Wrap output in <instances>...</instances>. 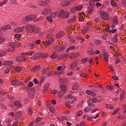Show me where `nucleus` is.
<instances>
[{
  "mask_svg": "<svg viewBox=\"0 0 126 126\" xmlns=\"http://www.w3.org/2000/svg\"><path fill=\"white\" fill-rule=\"evenodd\" d=\"M76 64H77L75 62H74L70 64V67L72 69L75 66Z\"/></svg>",
  "mask_w": 126,
  "mask_h": 126,
  "instance_id": "49",
  "label": "nucleus"
},
{
  "mask_svg": "<svg viewBox=\"0 0 126 126\" xmlns=\"http://www.w3.org/2000/svg\"><path fill=\"white\" fill-rule=\"evenodd\" d=\"M51 11L50 9H44L42 12V14L44 15H47Z\"/></svg>",
  "mask_w": 126,
  "mask_h": 126,
  "instance_id": "10",
  "label": "nucleus"
},
{
  "mask_svg": "<svg viewBox=\"0 0 126 126\" xmlns=\"http://www.w3.org/2000/svg\"><path fill=\"white\" fill-rule=\"evenodd\" d=\"M26 60L25 57L24 56H19L16 59V60L17 62H21L25 61Z\"/></svg>",
  "mask_w": 126,
  "mask_h": 126,
  "instance_id": "9",
  "label": "nucleus"
},
{
  "mask_svg": "<svg viewBox=\"0 0 126 126\" xmlns=\"http://www.w3.org/2000/svg\"><path fill=\"white\" fill-rule=\"evenodd\" d=\"M14 104L17 107H20L21 106V104L20 102L18 101H16L14 102Z\"/></svg>",
  "mask_w": 126,
  "mask_h": 126,
  "instance_id": "30",
  "label": "nucleus"
},
{
  "mask_svg": "<svg viewBox=\"0 0 126 126\" xmlns=\"http://www.w3.org/2000/svg\"><path fill=\"white\" fill-rule=\"evenodd\" d=\"M77 38L78 40L81 41V43H82L85 40V39L84 38L80 37H77Z\"/></svg>",
  "mask_w": 126,
  "mask_h": 126,
  "instance_id": "41",
  "label": "nucleus"
},
{
  "mask_svg": "<svg viewBox=\"0 0 126 126\" xmlns=\"http://www.w3.org/2000/svg\"><path fill=\"white\" fill-rule=\"evenodd\" d=\"M38 4L43 6H46L48 5V3L41 0L39 1L38 2Z\"/></svg>",
  "mask_w": 126,
  "mask_h": 126,
  "instance_id": "16",
  "label": "nucleus"
},
{
  "mask_svg": "<svg viewBox=\"0 0 126 126\" xmlns=\"http://www.w3.org/2000/svg\"><path fill=\"white\" fill-rule=\"evenodd\" d=\"M69 15L68 12L67 11L65 12L64 11V13L63 15L61 16V18H67L69 17Z\"/></svg>",
  "mask_w": 126,
  "mask_h": 126,
  "instance_id": "12",
  "label": "nucleus"
},
{
  "mask_svg": "<svg viewBox=\"0 0 126 126\" xmlns=\"http://www.w3.org/2000/svg\"><path fill=\"white\" fill-rule=\"evenodd\" d=\"M106 106L107 108H109L110 109H113L114 108V107L111 106V105L107 104L106 105Z\"/></svg>",
  "mask_w": 126,
  "mask_h": 126,
  "instance_id": "51",
  "label": "nucleus"
},
{
  "mask_svg": "<svg viewBox=\"0 0 126 126\" xmlns=\"http://www.w3.org/2000/svg\"><path fill=\"white\" fill-rule=\"evenodd\" d=\"M94 52L93 50L88 51L87 52V53L88 55H91L92 54H94Z\"/></svg>",
  "mask_w": 126,
  "mask_h": 126,
  "instance_id": "62",
  "label": "nucleus"
},
{
  "mask_svg": "<svg viewBox=\"0 0 126 126\" xmlns=\"http://www.w3.org/2000/svg\"><path fill=\"white\" fill-rule=\"evenodd\" d=\"M58 33L61 36V37L63 36L64 34V33L62 31L59 32Z\"/></svg>",
  "mask_w": 126,
  "mask_h": 126,
  "instance_id": "64",
  "label": "nucleus"
},
{
  "mask_svg": "<svg viewBox=\"0 0 126 126\" xmlns=\"http://www.w3.org/2000/svg\"><path fill=\"white\" fill-rule=\"evenodd\" d=\"M69 102L71 104H72L73 103V101H74L76 100V98L74 96H71L69 99Z\"/></svg>",
  "mask_w": 126,
  "mask_h": 126,
  "instance_id": "25",
  "label": "nucleus"
},
{
  "mask_svg": "<svg viewBox=\"0 0 126 126\" xmlns=\"http://www.w3.org/2000/svg\"><path fill=\"white\" fill-rule=\"evenodd\" d=\"M47 38L48 39H49V40H52V42H53L54 40L52 39L51 36V35L50 34H48L47 35Z\"/></svg>",
  "mask_w": 126,
  "mask_h": 126,
  "instance_id": "45",
  "label": "nucleus"
},
{
  "mask_svg": "<svg viewBox=\"0 0 126 126\" xmlns=\"http://www.w3.org/2000/svg\"><path fill=\"white\" fill-rule=\"evenodd\" d=\"M89 4L91 6H93L94 5V0H90L89 2Z\"/></svg>",
  "mask_w": 126,
  "mask_h": 126,
  "instance_id": "40",
  "label": "nucleus"
},
{
  "mask_svg": "<svg viewBox=\"0 0 126 126\" xmlns=\"http://www.w3.org/2000/svg\"><path fill=\"white\" fill-rule=\"evenodd\" d=\"M82 112L81 110H79L77 113L76 116L77 117L80 116L82 115Z\"/></svg>",
  "mask_w": 126,
  "mask_h": 126,
  "instance_id": "47",
  "label": "nucleus"
},
{
  "mask_svg": "<svg viewBox=\"0 0 126 126\" xmlns=\"http://www.w3.org/2000/svg\"><path fill=\"white\" fill-rule=\"evenodd\" d=\"M94 43L96 45L98 46L101 44V42L99 40H94Z\"/></svg>",
  "mask_w": 126,
  "mask_h": 126,
  "instance_id": "27",
  "label": "nucleus"
},
{
  "mask_svg": "<svg viewBox=\"0 0 126 126\" xmlns=\"http://www.w3.org/2000/svg\"><path fill=\"white\" fill-rule=\"evenodd\" d=\"M100 16L101 18L105 20H107L109 18V16L107 13L104 12L101 13Z\"/></svg>",
  "mask_w": 126,
  "mask_h": 126,
  "instance_id": "6",
  "label": "nucleus"
},
{
  "mask_svg": "<svg viewBox=\"0 0 126 126\" xmlns=\"http://www.w3.org/2000/svg\"><path fill=\"white\" fill-rule=\"evenodd\" d=\"M46 19L50 23H51L53 21V19L52 18V17L50 16L47 17Z\"/></svg>",
  "mask_w": 126,
  "mask_h": 126,
  "instance_id": "38",
  "label": "nucleus"
},
{
  "mask_svg": "<svg viewBox=\"0 0 126 126\" xmlns=\"http://www.w3.org/2000/svg\"><path fill=\"white\" fill-rule=\"evenodd\" d=\"M107 88L109 90H110L111 91H112L113 90V87L112 86L110 85H107Z\"/></svg>",
  "mask_w": 126,
  "mask_h": 126,
  "instance_id": "50",
  "label": "nucleus"
},
{
  "mask_svg": "<svg viewBox=\"0 0 126 126\" xmlns=\"http://www.w3.org/2000/svg\"><path fill=\"white\" fill-rule=\"evenodd\" d=\"M69 2L67 1H63L61 2V4L63 6H66L69 5Z\"/></svg>",
  "mask_w": 126,
  "mask_h": 126,
  "instance_id": "19",
  "label": "nucleus"
},
{
  "mask_svg": "<svg viewBox=\"0 0 126 126\" xmlns=\"http://www.w3.org/2000/svg\"><path fill=\"white\" fill-rule=\"evenodd\" d=\"M35 28L34 30V31L33 32H34L35 33H40V29L39 28L35 26H34Z\"/></svg>",
  "mask_w": 126,
  "mask_h": 126,
  "instance_id": "22",
  "label": "nucleus"
},
{
  "mask_svg": "<svg viewBox=\"0 0 126 126\" xmlns=\"http://www.w3.org/2000/svg\"><path fill=\"white\" fill-rule=\"evenodd\" d=\"M112 22H113L114 23L116 24L118 23V20L117 17L116 16H114L112 20Z\"/></svg>",
  "mask_w": 126,
  "mask_h": 126,
  "instance_id": "32",
  "label": "nucleus"
},
{
  "mask_svg": "<svg viewBox=\"0 0 126 126\" xmlns=\"http://www.w3.org/2000/svg\"><path fill=\"white\" fill-rule=\"evenodd\" d=\"M66 79H59V82L60 83L64 84L66 82Z\"/></svg>",
  "mask_w": 126,
  "mask_h": 126,
  "instance_id": "31",
  "label": "nucleus"
},
{
  "mask_svg": "<svg viewBox=\"0 0 126 126\" xmlns=\"http://www.w3.org/2000/svg\"><path fill=\"white\" fill-rule=\"evenodd\" d=\"M24 29L22 27H18L14 29V32L15 33H19L22 32L23 30Z\"/></svg>",
  "mask_w": 126,
  "mask_h": 126,
  "instance_id": "13",
  "label": "nucleus"
},
{
  "mask_svg": "<svg viewBox=\"0 0 126 126\" xmlns=\"http://www.w3.org/2000/svg\"><path fill=\"white\" fill-rule=\"evenodd\" d=\"M41 42V41L40 40H37L36 41H35V45H38L40 44V42Z\"/></svg>",
  "mask_w": 126,
  "mask_h": 126,
  "instance_id": "56",
  "label": "nucleus"
},
{
  "mask_svg": "<svg viewBox=\"0 0 126 126\" xmlns=\"http://www.w3.org/2000/svg\"><path fill=\"white\" fill-rule=\"evenodd\" d=\"M92 110V109L89 107L87 108L86 109H85L84 110L85 112H88V111L90 110Z\"/></svg>",
  "mask_w": 126,
  "mask_h": 126,
  "instance_id": "54",
  "label": "nucleus"
},
{
  "mask_svg": "<svg viewBox=\"0 0 126 126\" xmlns=\"http://www.w3.org/2000/svg\"><path fill=\"white\" fill-rule=\"evenodd\" d=\"M60 87L62 90L58 93V96L59 97H61L65 94L67 90V88L66 86L63 85H61Z\"/></svg>",
  "mask_w": 126,
  "mask_h": 126,
  "instance_id": "2",
  "label": "nucleus"
},
{
  "mask_svg": "<svg viewBox=\"0 0 126 126\" xmlns=\"http://www.w3.org/2000/svg\"><path fill=\"white\" fill-rule=\"evenodd\" d=\"M38 58L36 53L32 56L31 57V59L33 60H35Z\"/></svg>",
  "mask_w": 126,
  "mask_h": 126,
  "instance_id": "44",
  "label": "nucleus"
},
{
  "mask_svg": "<svg viewBox=\"0 0 126 126\" xmlns=\"http://www.w3.org/2000/svg\"><path fill=\"white\" fill-rule=\"evenodd\" d=\"M53 42H52V40H48L45 41V43H44V46H48L49 45H51V44H52Z\"/></svg>",
  "mask_w": 126,
  "mask_h": 126,
  "instance_id": "20",
  "label": "nucleus"
},
{
  "mask_svg": "<svg viewBox=\"0 0 126 126\" xmlns=\"http://www.w3.org/2000/svg\"><path fill=\"white\" fill-rule=\"evenodd\" d=\"M36 18L35 16L30 15L26 16L25 19H23L22 20V23H29V21L34 20Z\"/></svg>",
  "mask_w": 126,
  "mask_h": 126,
  "instance_id": "1",
  "label": "nucleus"
},
{
  "mask_svg": "<svg viewBox=\"0 0 126 126\" xmlns=\"http://www.w3.org/2000/svg\"><path fill=\"white\" fill-rule=\"evenodd\" d=\"M35 46V44L34 41L32 42V43L27 44L26 45V47L32 49H33Z\"/></svg>",
  "mask_w": 126,
  "mask_h": 126,
  "instance_id": "8",
  "label": "nucleus"
},
{
  "mask_svg": "<svg viewBox=\"0 0 126 126\" xmlns=\"http://www.w3.org/2000/svg\"><path fill=\"white\" fill-rule=\"evenodd\" d=\"M125 96V91H123L122 92L120 96V100L121 101L124 99Z\"/></svg>",
  "mask_w": 126,
  "mask_h": 126,
  "instance_id": "21",
  "label": "nucleus"
},
{
  "mask_svg": "<svg viewBox=\"0 0 126 126\" xmlns=\"http://www.w3.org/2000/svg\"><path fill=\"white\" fill-rule=\"evenodd\" d=\"M75 55L73 54L70 57V58L71 60H73L76 57Z\"/></svg>",
  "mask_w": 126,
  "mask_h": 126,
  "instance_id": "63",
  "label": "nucleus"
},
{
  "mask_svg": "<svg viewBox=\"0 0 126 126\" xmlns=\"http://www.w3.org/2000/svg\"><path fill=\"white\" fill-rule=\"evenodd\" d=\"M10 45L12 47L14 48V46L16 45L14 42H12L10 43Z\"/></svg>",
  "mask_w": 126,
  "mask_h": 126,
  "instance_id": "55",
  "label": "nucleus"
},
{
  "mask_svg": "<svg viewBox=\"0 0 126 126\" xmlns=\"http://www.w3.org/2000/svg\"><path fill=\"white\" fill-rule=\"evenodd\" d=\"M42 119V118L41 117H38L36 119V122L38 123V122L40 121Z\"/></svg>",
  "mask_w": 126,
  "mask_h": 126,
  "instance_id": "61",
  "label": "nucleus"
},
{
  "mask_svg": "<svg viewBox=\"0 0 126 126\" xmlns=\"http://www.w3.org/2000/svg\"><path fill=\"white\" fill-rule=\"evenodd\" d=\"M110 3L111 5L115 7H116L117 6V4L114 1L111 0L110 1Z\"/></svg>",
  "mask_w": 126,
  "mask_h": 126,
  "instance_id": "35",
  "label": "nucleus"
},
{
  "mask_svg": "<svg viewBox=\"0 0 126 126\" xmlns=\"http://www.w3.org/2000/svg\"><path fill=\"white\" fill-rule=\"evenodd\" d=\"M87 103L89 107H95L94 105V104L92 103L91 102V101H87Z\"/></svg>",
  "mask_w": 126,
  "mask_h": 126,
  "instance_id": "37",
  "label": "nucleus"
},
{
  "mask_svg": "<svg viewBox=\"0 0 126 126\" xmlns=\"http://www.w3.org/2000/svg\"><path fill=\"white\" fill-rule=\"evenodd\" d=\"M35 52L33 51H31L29 52H27L25 53H21V55H31L34 53Z\"/></svg>",
  "mask_w": 126,
  "mask_h": 126,
  "instance_id": "14",
  "label": "nucleus"
},
{
  "mask_svg": "<svg viewBox=\"0 0 126 126\" xmlns=\"http://www.w3.org/2000/svg\"><path fill=\"white\" fill-rule=\"evenodd\" d=\"M57 16V12H52L51 13V15H50V16L52 17H54L56 16Z\"/></svg>",
  "mask_w": 126,
  "mask_h": 126,
  "instance_id": "46",
  "label": "nucleus"
},
{
  "mask_svg": "<svg viewBox=\"0 0 126 126\" xmlns=\"http://www.w3.org/2000/svg\"><path fill=\"white\" fill-rule=\"evenodd\" d=\"M88 61V58H84L81 60V62L82 63H84V62H86Z\"/></svg>",
  "mask_w": 126,
  "mask_h": 126,
  "instance_id": "60",
  "label": "nucleus"
},
{
  "mask_svg": "<svg viewBox=\"0 0 126 126\" xmlns=\"http://www.w3.org/2000/svg\"><path fill=\"white\" fill-rule=\"evenodd\" d=\"M83 6L81 5H79L78 6H76V7L78 10H79L81 9L82 8Z\"/></svg>",
  "mask_w": 126,
  "mask_h": 126,
  "instance_id": "58",
  "label": "nucleus"
},
{
  "mask_svg": "<svg viewBox=\"0 0 126 126\" xmlns=\"http://www.w3.org/2000/svg\"><path fill=\"white\" fill-rule=\"evenodd\" d=\"M72 89L74 90H77L79 89V86L77 82L75 83L73 86Z\"/></svg>",
  "mask_w": 126,
  "mask_h": 126,
  "instance_id": "15",
  "label": "nucleus"
},
{
  "mask_svg": "<svg viewBox=\"0 0 126 126\" xmlns=\"http://www.w3.org/2000/svg\"><path fill=\"white\" fill-rule=\"evenodd\" d=\"M5 40V38L4 37H2L0 38V43L3 42Z\"/></svg>",
  "mask_w": 126,
  "mask_h": 126,
  "instance_id": "59",
  "label": "nucleus"
},
{
  "mask_svg": "<svg viewBox=\"0 0 126 126\" xmlns=\"http://www.w3.org/2000/svg\"><path fill=\"white\" fill-rule=\"evenodd\" d=\"M21 37V36L19 34H16L15 36V38L17 39H19Z\"/></svg>",
  "mask_w": 126,
  "mask_h": 126,
  "instance_id": "48",
  "label": "nucleus"
},
{
  "mask_svg": "<svg viewBox=\"0 0 126 126\" xmlns=\"http://www.w3.org/2000/svg\"><path fill=\"white\" fill-rule=\"evenodd\" d=\"M119 110V108L116 109L113 112L112 114V115L115 114Z\"/></svg>",
  "mask_w": 126,
  "mask_h": 126,
  "instance_id": "57",
  "label": "nucleus"
},
{
  "mask_svg": "<svg viewBox=\"0 0 126 126\" xmlns=\"http://www.w3.org/2000/svg\"><path fill=\"white\" fill-rule=\"evenodd\" d=\"M41 68L40 66L39 65H37L34 68L32 69L31 70L32 71L34 72L35 71H37L39 70Z\"/></svg>",
  "mask_w": 126,
  "mask_h": 126,
  "instance_id": "24",
  "label": "nucleus"
},
{
  "mask_svg": "<svg viewBox=\"0 0 126 126\" xmlns=\"http://www.w3.org/2000/svg\"><path fill=\"white\" fill-rule=\"evenodd\" d=\"M11 29V26L9 25H7L4 27H1V29L3 30L10 29Z\"/></svg>",
  "mask_w": 126,
  "mask_h": 126,
  "instance_id": "23",
  "label": "nucleus"
},
{
  "mask_svg": "<svg viewBox=\"0 0 126 126\" xmlns=\"http://www.w3.org/2000/svg\"><path fill=\"white\" fill-rule=\"evenodd\" d=\"M88 30V29L87 27H84L82 30V33L83 35L85 34Z\"/></svg>",
  "mask_w": 126,
  "mask_h": 126,
  "instance_id": "26",
  "label": "nucleus"
},
{
  "mask_svg": "<svg viewBox=\"0 0 126 126\" xmlns=\"http://www.w3.org/2000/svg\"><path fill=\"white\" fill-rule=\"evenodd\" d=\"M93 10L94 9L93 8L88 7L87 13L89 14H91Z\"/></svg>",
  "mask_w": 126,
  "mask_h": 126,
  "instance_id": "29",
  "label": "nucleus"
},
{
  "mask_svg": "<svg viewBox=\"0 0 126 126\" xmlns=\"http://www.w3.org/2000/svg\"><path fill=\"white\" fill-rule=\"evenodd\" d=\"M65 105L68 108H70L71 107V105L69 104L68 101H66L65 102Z\"/></svg>",
  "mask_w": 126,
  "mask_h": 126,
  "instance_id": "52",
  "label": "nucleus"
},
{
  "mask_svg": "<svg viewBox=\"0 0 126 126\" xmlns=\"http://www.w3.org/2000/svg\"><path fill=\"white\" fill-rule=\"evenodd\" d=\"M48 70L49 69L48 68L44 69L42 70V73L43 74H45Z\"/></svg>",
  "mask_w": 126,
  "mask_h": 126,
  "instance_id": "34",
  "label": "nucleus"
},
{
  "mask_svg": "<svg viewBox=\"0 0 126 126\" xmlns=\"http://www.w3.org/2000/svg\"><path fill=\"white\" fill-rule=\"evenodd\" d=\"M11 84L14 85H22L23 84L22 82L19 81V80H17L15 79H14L11 82Z\"/></svg>",
  "mask_w": 126,
  "mask_h": 126,
  "instance_id": "5",
  "label": "nucleus"
},
{
  "mask_svg": "<svg viewBox=\"0 0 126 126\" xmlns=\"http://www.w3.org/2000/svg\"><path fill=\"white\" fill-rule=\"evenodd\" d=\"M118 34H116L113 37V41L114 42H116L117 41V38L118 36Z\"/></svg>",
  "mask_w": 126,
  "mask_h": 126,
  "instance_id": "39",
  "label": "nucleus"
},
{
  "mask_svg": "<svg viewBox=\"0 0 126 126\" xmlns=\"http://www.w3.org/2000/svg\"><path fill=\"white\" fill-rule=\"evenodd\" d=\"M57 56V55L56 54V52L54 51L53 52L52 55H51V58L52 59H55Z\"/></svg>",
  "mask_w": 126,
  "mask_h": 126,
  "instance_id": "28",
  "label": "nucleus"
},
{
  "mask_svg": "<svg viewBox=\"0 0 126 126\" xmlns=\"http://www.w3.org/2000/svg\"><path fill=\"white\" fill-rule=\"evenodd\" d=\"M108 55L107 53L106 52H105L104 54V58L106 61H108Z\"/></svg>",
  "mask_w": 126,
  "mask_h": 126,
  "instance_id": "33",
  "label": "nucleus"
},
{
  "mask_svg": "<svg viewBox=\"0 0 126 126\" xmlns=\"http://www.w3.org/2000/svg\"><path fill=\"white\" fill-rule=\"evenodd\" d=\"M77 10V9L76 7V6H74L71 9V12L72 13H74Z\"/></svg>",
  "mask_w": 126,
  "mask_h": 126,
  "instance_id": "36",
  "label": "nucleus"
},
{
  "mask_svg": "<svg viewBox=\"0 0 126 126\" xmlns=\"http://www.w3.org/2000/svg\"><path fill=\"white\" fill-rule=\"evenodd\" d=\"M34 94V89L33 88L31 89L29 92V95L30 98H33Z\"/></svg>",
  "mask_w": 126,
  "mask_h": 126,
  "instance_id": "7",
  "label": "nucleus"
},
{
  "mask_svg": "<svg viewBox=\"0 0 126 126\" xmlns=\"http://www.w3.org/2000/svg\"><path fill=\"white\" fill-rule=\"evenodd\" d=\"M54 49L55 50L58 51H63L64 50L65 47L63 45L60 44L55 46L54 47Z\"/></svg>",
  "mask_w": 126,
  "mask_h": 126,
  "instance_id": "3",
  "label": "nucleus"
},
{
  "mask_svg": "<svg viewBox=\"0 0 126 126\" xmlns=\"http://www.w3.org/2000/svg\"><path fill=\"white\" fill-rule=\"evenodd\" d=\"M121 2L123 5L126 7V0H122Z\"/></svg>",
  "mask_w": 126,
  "mask_h": 126,
  "instance_id": "53",
  "label": "nucleus"
},
{
  "mask_svg": "<svg viewBox=\"0 0 126 126\" xmlns=\"http://www.w3.org/2000/svg\"><path fill=\"white\" fill-rule=\"evenodd\" d=\"M64 13V11L63 9L60 10L57 12V16L58 17H61L63 15Z\"/></svg>",
  "mask_w": 126,
  "mask_h": 126,
  "instance_id": "11",
  "label": "nucleus"
},
{
  "mask_svg": "<svg viewBox=\"0 0 126 126\" xmlns=\"http://www.w3.org/2000/svg\"><path fill=\"white\" fill-rule=\"evenodd\" d=\"M6 52L4 50H2L0 52V57L4 56L6 54Z\"/></svg>",
  "mask_w": 126,
  "mask_h": 126,
  "instance_id": "43",
  "label": "nucleus"
},
{
  "mask_svg": "<svg viewBox=\"0 0 126 126\" xmlns=\"http://www.w3.org/2000/svg\"><path fill=\"white\" fill-rule=\"evenodd\" d=\"M13 64V62L12 61H6L4 63V65L5 66L11 65Z\"/></svg>",
  "mask_w": 126,
  "mask_h": 126,
  "instance_id": "17",
  "label": "nucleus"
},
{
  "mask_svg": "<svg viewBox=\"0 0 126 126\" xmlns=\"http://www.w3.org/2000/svg\"><path fill=\"white\" fill-rule=\"evenodd\" d=\"M76 16H74L73 17L70 19L68 20L67 21L68 23H71L75 21L76 20Z\"/></svg>",
  "mask_w": 126,
  "mask_h": 126,
  "instance_id": "18",
  "label": "nucleus"
},
{
  "mask_svg": "<svg viewBox=\"0 0 126 126\" xmlns=\"http://www.w3.org/2000/svg\"><path fill=\"white\" fill-rule=\"evenodd\" d=\"M34 26V25L32 26L29 24L26 26V30L30 32H33L35 28Z\"/></svg>",
  "mask_w": 126,
  "mask_h": 126,
  "instance_id": "4",
  "label": "nucleus"
},
{
  "mask_svg": "<svg viewBox=\"0 0 126 126\" xmlns=\"http://www.w3.org/2000/svg\"><path fill=\"white\" fill-rule=\"evenodd\" d=\"M15 70L17 72H19L21 70V68L19 66L16 67L15 69Z\"/></svg>",
  "mask_w": 126,
  "mask_h": 126,
  "instance_id": "42",
  "label": "nucleus"
}]
</instances>
